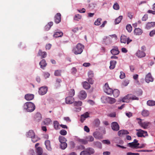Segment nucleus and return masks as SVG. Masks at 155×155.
<instances>
[{
	"mask_svg": "<svg viewBox=\"0 0 155 155\" xmlns=\"http://www.w3.org/2000/svg\"><path fill=\"white\" fill-rule=\"evenodd\" d=\"M41 114L39 113H37L35 115V120L37 121H39L41 119Z\"/></svg>",
	"mask_w": 155,
	"mask_h": 155,
	"instance_id": "31",
	"label": "nucleus"
},
{
	"mask_svg": "<svg viewBox=\"0 0 155 155\" xmlns=\"http://www.w3.org/2000/svg\"><path fill=\"white\" fill-rule=\"evenodd\" d=\"M35 135V134L33 131L32 130H30L26 134L27 136L31 138L34 136Z\"/></svg>",
	"mask_w": 155,
	"mask_h": 155,
	"instance_id": "26",
	"label": "nucleus"
},
{
	"mask_svg": "<svg viewBox=\"0 0 155 155\" xmlns=\"http://www.w3.org/2000/svg\"><path fill=\"white\" fill-rule=\"evenodd\" d=\"M130 95V100H138V97H136V96L134 95H133L131 94H129Z\"/></svg>",
	"mask_w": 155,
	"mask_h": 155,
	"instance_id": "58",
	"label": "nucleus"
},
{
	"mask_svg": "<svg viewBox=\"0 0 155 155\" xmlns=\"http://www.w3.org/2000/svg\"><path fill=\"white\" fill-rule=\"evenodd\" d=\"M102 142L104 144L107 145L110 144V141L108 140H103L102 141Z\"/></svg>",
	"mask_w": 155,
	"mask_h": 155,
	"instance_id": "55",
	"label": "nucleus"
},
{
	"mask_svg": "<svg viewBox=\"0 0 155 155\" xmlns=\"http://www.w3.org/2000/svg\"><path fill=\"white\" fill-rule=\"evenodd\" d=\"M59 140L61 143H65L67 140L64 137L62 136H60L59 137Z\"/></svg>",
	"mask_w": 155,
	"mask_h": 155,
	"instance_id": "37",
	"label": "nucleus"
},
{
	"mask_svg": "<svg viewBox=\"0 0 155 155\" xmlns=\"http://www.w3.org/2000/svg\"><path fill=\"white\" fill-rule=\"evenodd\" d=\"M55 22L57 23H59L61 21V14L60 13H57L54 17Z\"/></svg>",
	"mask_w": 155,
	"mask_h": 155,
	"instance_id": "15",
	"label": "nucleus"
},
{
	"mask_svg": "<svg viewBox=\"0 0 155 155\" xmlns=\"http://www.w3.org/2000/svg\"><path fill=\"white\" fill-rule=\"evenodd\" d=\"M143 33L142 30L140 28H136L134 31V33L136 35H139Z\"/></svg>",
	"mask_w": 155,
	"mask_h": 155,
	"instance_id": "23",
	"label": "nucleus"
},
{
	"mask_svg": "<svg viewBox=\"0 0 155 155\" xmlns=\"http://www.w3.org/2000/svg\"><path fill=\"white\" fill-rule=\"evenodd\" d=\"M129 83V81L128 80L124 81L123 83V85L124 86H127Z\"/></svg>",
	"mask_w": 155,
	"mask_h": 155,
	"instance_id": "62",
	"label": "nucleus"
},
{
	"mask_svg": "<svg viewBox=\"0 0 155 155\" xmlns=\"http://www.w3.org/2000/svg\"><path fill=\"white\" fill-rule=\"evenodd\" d=\"M79 141L83 144H86L87 143V141L86 139H80L79 140Z\"/></svg>",
	"mask_w": 155,
	"mask_h": 155,
	"instance_id": "52",
	"label": "nucleus"
},
{
	"mask_svg": "<svg viewBox=\"0 0 155 155\" xmlns=\"http://www.w3.org/2000/svg\"><path fill=\"white\" fill-rule=\"evenodd\" d=\"M23 107L26 111L28 112L33 111L35 108V106L34 103L31 102L25 103Z\"/></svg>",
	"mask_w": 155,
	"mask_h": 155,
	"instance_id": "1",
	"label": "nucleus"
},
{
	"mask_svg": "<svg viewBox=\"0 0 155 155\" xmlns=\"http://www.w3.org/2000/svg\"><path fill=\"white\" fill-rule=\"evenodd\" d=\"M129 133L127 130H121L119 131L118 133V134L120 137H122L124 135L127 134Z\"/></svg>",
	"mask_w": 155,
	"mask_h": 155,
	"instance_id": "19",
	"label": "nucleus"
},
{
	"mask_svg": "<svg viewBox=\"0 0 155 155\" xmlns=\"http://www.w3.org/2000/svg\"><path fill=\"white\" fill-rule=\"evenodd\" d=\"M36 152L37 155H41L43 153L42 149L41 147H38L36 148Z\"/></svg>",
	"mask_w": 155,
	"mask_h": 155,
	"instance_id": "35",
	"label": "nucleus"
},
{
	"mask_svg": "<svg viewBox=\"0 0 155 155\" xmlns=\"http://www.w3.org/2000/svg\"><path fill=\"white\" fill-rule=\"evenodd\" d=\"M126 28L127 31L129 32H131L132 30V27L130 25H127Z\"/></svg>",
	"mask_w": 155,
	"mask_h": 155,
	"instance_id": "48",
	"label": "nucleus"
},
{
	"mask_svg": "<svg viewBox=\"0 0 155 155\" xmlns=\"http://www.w3.org/2000/svg\"><path fill=\"white\" fill-rule=\"evenodd\" d=\"M130 95L129 94L125 96L124 97L122 98L121 100L123 102H128L130 99Z\"/></svg>",
	"mask_w": 155,
	"mask_h": 155,
	"instance_id": "17",
	"label": "nucleus"
},
{
	"mask_svg": "<svg viewBox=\"0 0 155 155\" xmlns=\"http://www.w3.org/2000/svg\"><path fill=\"white\" fill-rule=\"evenodd\" d=\"M104 90L105 92L109 95H111L113 93V90L109 87L108 84L106 83L103 87Z\"/></svg>",
	"mask_w": 155,
	"mask_h": 155,
	"instance_id": "6",
	"label": "nucleus"
},
{
	"mask_svg": "<svg viewBox=\"0 0 155 155\" xmlns=\"http://www.w3.org/2000/svg\"><path fill=\"white\" fill-rule=\"evenodd\" d=\"M47 55V54L46 52H42L41 50H39L38 53V56H41L42 58L46 57Z\"/></svg>",
	"mask_w": 155,
	"mask_h": 155,
	"instance_id": "33",
	"label": "nucleus"
},
{
	"mask_svg": "<svg viewBox=\"0 0 155 155\" xmlns=\"http://www.w3.org/2000/svg\"><path fill=\"white\" fill-rule=\"evenodd\" d=\"M39 65H40L41 68L44 69V68L47 65V64L46 63L45 61V59L42 60L39 63Z\"/></svg>",
	"mask_w": 155,
	"mask_h": 155,
	"instance_id": "25",
	"label": "nucleus"
},
{
	"mask_svg": "<svg viewBox=\"0 0 155 155\" xmlns=\"http://www.w3.org/2000/svg\"><path fill=\"white\" fill-rule=\"evenodd\" d=\"M137 120H139L138 121V123L144 129H147L148 128V127L150 124L149 122L143 121L142 120L139 118H137Z\"/></svg>",
	"mask_w": 155,
	"mask_h": 155,
	"instance_id": "3",
	"label": "nucleus"
},
{
	"mask_svg": "<svg viewBox=\"0 0 155 155\" xmlns=\"http://www.w3.org/2000/svg\"><path fill=\"white\" fill-rule=\"evenodd\" d=\"M92 78H88L87 79V80L89 83L91 84H93L94 83V81Z\"/></svg>",
	"mask_w": 155,
	"mask_h": 155,
	"instance_id": "60",
	"label": "nucleus"
},
{
	"mask_svg": "<svg viewBox=\"0 0 155 155\" xmlns=\"http://www.w3.org/2000/svg\"><path fill=\"white\" fill-rule=\"evenodd\" d=\"M86 92L84 90H81L79 92L78 97L81 100H84L87 97Z\"/></svg>",
	"mask_w": 155,
	"mask_h": 155,
	"instance_id": "8",
	"label": "nucleus"
},
{
	"mask_svg": "<svg viewBox=\"0 0 155 155\" xmlns=\"http://www.w3.org/2000/svg\"><path fill=\"white\" fill-rule=\"evenodd\" d=\"M113 8L114 9L116 10H118L119 9V6L118 4L116 2L115 3L113 6Z\"/></svg>",
	"mask_w": 155,
	"mask_h": 155,
	"instance_id": "47",
	"label": "nucleus"
},
{
	"mask_svg": "<svg viewBox=\"0 0 155 155\" xmlns=\"http://www.w3.org/2000/svg\"><path fill=\"white\" fill-rule=\"evenodd\" d=\"M74 98L68 96L65 98V102L67 104H71L74 102Z\"/></svg>",
	"mask_w": 155,
	"mask_h": 155,
	"instance_id": "14",
	"label": "nucleus"
},
{
	"mask_svg": "<svg viewBox=\"0 0 155 155\" xmlns=\"http://www.w3.org/2000/svg\"><path fill=\"white\" fill-rule=\"evenodd\" d=\"M84 48V45L80 43H78L73 48L72 51L75 54H80L82 52Z\"/></svg>",
	"mask_w": 155,
	"mask_h": 155,
	"instance_id": "2",
	"label": "nucleus"
},
{
	"mask_svg": "<svg viewBox=\"0 0 155 155\" xmlns=\"http://www.w3.org/2000/svg\"><path fill=\"white\" fill-rule=\"evenodd\" d=\"M61 71L60 70H56L54 73V75L55 76H59L61 75Z\"/></svg>",
	"mask_w": 155,
	"mask_h": 155,
	"instance_id": "61",
	"label": "nucleus"
},
{
	"mask_svg": "<svg viewBox=\"0 0 155 155\" xmlns=\"http://www.w3.org/2000/svg\"><path fill=\"white\" fill-rule=\"evenodd\" d=\"M111 53L113 55H116L118 54L119 53V51L117 47H114L110 51Z\"/></svg>",
	"mask_w": 155,
	"mask_h": 155,
	"instance_id": "16",
	"label": "nucleus"
},
{
	"mask_svg": "<svg viewBox=\"0 0 155 155\" xmlns=\"http://www.w3.org/2000/svg\"><path fill=\"white\" fill-rule=\"evenodd\" d=\"M145 81L148 83L150 82H152L153 81V78L150 73H148L146 75L145 78Z\"/></svg>",
	"mask_w": 155,
	"mask_h": 155,
	"instance_id": "9",
	"label": "nucleus"
},
{
	"mask_svg": "<svg viewBox=\"0 0 155 155\" xmlns=\"http://www.w3.org/2000/svg\"><path fill=\"white\" fill-rule=\"evenodd\" d=\"M101 20L102 19L101 18H98L97 20L95 21L94 23V25L97 26L100 25Z\"/></svg>",
	"mask_w": 155,
	"mask_h": 155,
	"instance_id": "40",
	"label": "nucleus"
},
{
	"mask_svg": "<svg viewBox=\"0 0 155 155\" xmlns=\"http://www.w3.org/2000/svg\"><path fill=\"white\" fill-rule=\"evenodd\" d=\"M148 18V15L145 14L144 15L142 18V20L143 21H146Z\"/></svg>",
	"mask_w": 155,
	"mask_h": 155,
	"instance_id": "63",
	"label": "nucleus"
},
{
	"mask_svg": "<svg viewBox=\"0 0 155 155\" xmlns=\"http://www.w3.org/2000/svg\"><path fill=\"white\" fill-rule=\"evenodd\" d=\"M67 144L66 142L61 143V148L63 150L65 149L67 147Z\"/></svg>",
	"mask_w": 155,
	"mask_h": 155,
	"instance_id": "45",
	"label": "nucleus"
},
{
	"mask_svg": "<svg viewBox=\"0 0 155 155\" xmlns=\"http://www.w3.org/2000/svg\"><path fill=\"white\" fill-rule=\"evenodd\" d=\"M94 123L95 126L98 127L100 124V121L99 119H96L94 120Z\"/></svg>",
	"mask_w": 155,
	"mask_h": 155,
	"instance_id": "54",
	"label": "nucleus"
},
{
	"mask_svg": "<svg viewBox=\"0 0 155 155\" xmlns=\"http://www.w3.org/2000/svg\"><path fill=\"white\" fill-rule=\"evenodd\" d=\"M54 124L55 128L56 129H58L59 127L58 122L57 121H54Z\"/></svg>",
	"mask_w": 155,
	"mask_h": 155,
	"instance_id": "50",
	"label": "nucleus"
},
{
	"mask_svg": "<svg viewBox=\"0 0 155 155\" xmlns=\"http://www.w3.org/2000/svg\"><path fill=\"white\" fill-rule=\"evenodd\" d=\"M136 55L138 58H141L144 57L146 55V54L143 51L138 50L136 52Z\"/></svg>",
	"mask_w": 155,
	"mask_h": 155,
	"instance_id": "12",
	"label": "nucleus"
},
{
	"mask_svg": "<svg viewBox=\"0 0 155 155\" xmlns=\"http://www.w3.org/2000/svg\"><path fill=\"white\" fill-rule=\"evenodd\" d=\"M31 139L32 141L34 143L37 142L39 140V139L37 137L35 136V135L31 138Z\"/></svg>",
	"mask_w": 155,
	"mask_h": 155,
	"instance_id": "49",
	"label": "nucleus"
},
{
	"mask_svg": "<svg viewBox=\"0 0 155 155\" xmlns=\"http://www.w3.org/2000/svg\"><path fill=\"white\" fill-rule=\"evenodd\" d=\"M120 79H122L125 78V74L123 72L121 71L120 72Z\"/></svg>",
	"mask_w": 155,
	"mask_h": 155,
	"instance_id": "56",
	"label": "nucleus"
},
{
	"mask_svg": "<svg viewBox=\"0 0 155 155\" xmlns=\"http://www.w3.org/2000/svg\"><path fill=\"white\" fill-rule=\"evenodd\" d=\"M83 85L84 88L86 89H88L91 87L90 85L87 81L83 82Z\"/></svg>",
	"mask_w": 155,
	"mask_h": 155,
	"instance_id": "30",
	"label": "nucleus"
},
{
	"mask_svg": "<svg viewBox=\"0 0 155 155\" xmlns=\"http://www.w3.org/2000/svg\"><path fill=\"white\" fill-rule=\"evenodd\" d=\"M137 143V140L136 139H134V142L132 143H130L128 144L129 147L132 148H137L138 147V146L139 144Z\"/></svg>",
	"mask_w": 155,
	"mask_h": 155,
	"instance_id": "7",
	"label": "nucleus"
},
{
	"mask_svg": "<svg viewBox=\"0 0 155 155\" xmlns=\"http://www.w3.org/2000/svg\"><path fill=\"white\" fill-rule=\"evenodd\" d=\"M87 140L89 142H92L94 141V137L91 136H89L86 137Z\"/></svg>",
	"mask_w": 155,
	"mask_h": 155,
	"instance_id": "42",
	"label": "nucleus"
},
{
	"mask_svg": "<svg viewBox=\"0 0 155 155\" xmlns=\"http://www.w3.org/2000/svg\"><path fill=\"white\" fill-rule=\"evenodd\" d=\"M94 153V150L91 148L89 147L81 151L80 155H91V154H93Z\"/></svg>",
	"mask_w": 155,
	"mask_h": 155,
	"instance_id": "4",
	"label": "nucleus"
},
{
	"mask_svg": "<svg viewBox=\"0 0 155 155\" xmlns=\"http://www.w3.org/2000/svg\"><path fill=\"white\" fill-rule=\"evenodd\" d=\"M25 98L27 101L32 100L34 98V95L31 94H27L25 95Z\"/></svg>",
	"mask_w": 155,
	"mask_h": 155,
	"instance_id": "21",
	"label": "nucleus"
},
{
	"mask_svg": "<svg viewBox=\"0 0 155 155\" xmlns=\"http://www.w3.org/2000/svg\"><path fill=\"white\" fill-rule=\"evenodd\" d=\"M107 101L110 104H113L116 102L115 98L110 97H107L106 98Z\"/></svg>",
	"mask_w": 155,
	"mask_h": 155,
	"instance_id": "27",
	"label": "nucleus"
},
{
	"mask_svg": "<svg viewBox=\"0 0 155 155\" xmlns=\"http://www.w3.org/2000/svg\"><path fill=\"white\" fill-rule=\"evenodd\" d=\"M150 114L149 111L146 110H143L141 112L142 115L144 117H147L149 116Z\"/></svg>",
	"mask_w": 155,
	"mask_h": 155,
	"instance_id": "29",
	"label": "nucleus"
},
{
	"mask_svg": "<svg viewBox=\"0 0 155 155\" xmlns=\"http://www.w3.org/2000/svg\"><path fill=\"white\" fill-rule=\"evenodd\" d=\"M82 102L81 101H75L74 102V105L76 106H80L82 105Z\"/></svg>",
	"mask_w": 155,
	"mask_h": 155,
	"instance_id": "43",
	"label": "nucleus"
},
{
	"mask_svg": "<svg viewBox=\"0 0 155 155\" xmlns=\"http://www.w3.org/2000/svg\"><path fill=\"white\" fill-rule=\"evenodd\" d=\"M44 77L45 78H48L50 75V74L48 72H44L43 73Z\"/></svg>",
	"mask_w": 155,
	"mask_h": 155,
	"instance_id": "59",
	"label": "nucleus"
},
{
	"mask_svg": "<svg viewBox=\"0 0 155 155\" xmlns=\"http://www.w3.org/2000/svg\"><path fill=\"white\" fill-rule=\"evenodd\" d=\"M45 145L46 148L48 150L50 151L51 150L50 140H46L45 142Z\"/></svg>",
	"mask_w": 155,
	"mask_h": 155,
	"instance_id": "22",
	"label": "nucleus"
},
{
	"mask_svg": "<svg viewBox=\"0 0 155 155\" xmlns=\"http://www.w3.org/2000/svg\"><path fill=\"white\" fill-rule=\"evenodd\" d=\"M147 104L149 106H155V101L149 100L147 102Z\"/></svg>",
	"mask_w": 155,
	"mask_h": 155,
	"instance_id": "38",
	"label": "nucleus"
},
{
	"mask_svg": "<svg viewBox=\"0 0 155 155\" xmlns=\"http://www.w3.org/2000/svg\"><path fill=\"white\" fill-rule=\"evenodd\" d=\"M95 145L98 148H101L102 147V144L99 142H96L94 143Z\"/></svg>",
	"mask_w": 155,
	"mask_h": 155,
	"instance_id": "53",
	"label": "nucleus"
},
{
	"mask_svg": "<svg viewBox=\"0 0 155 155\" xmlns=\"http://www.w3.org/2000/svg\"><path fill=\"white\" fill-rule=\"evenodd\" d=\"M117 62L115 61H111L110 62V65L109 68L110 69H114L115 67Z\"/></svg>",
	"mask_w": 155,
	"mask_h": 155,
	"instance_id": "28",
	"label": "nucleus"
},
{
	"mask_svg": "<svg viewBox=\"0 0 155 155\" xmlns=\"http://www.w3.org/2000/svg\"><path fill=\"white\" fill-rule=\"evenodd\" d=\"M88 78H92L94 76V74L93 71H89L87 73Z\"/></svg>",
	"mask_w": 155,
	"mask_h": 155,
	"instance_id": "44",
	"label": "nucleus"
},
{
	"mask_svg": "<svg viewBox=\"0 0 155 155\" xmlns=\"http://www.w3.org/2000/svg\"><path fill=\"white\" fill-rule=\"evenodd\" d=\"M81 18V16L79 14H77L75 15L74 17V19L75 20L78 21Z\"/></svg>",
	"mask_w": 155,
	"mask_h": 155,
	"instance_id": "46",
	"label": "nucleus"
},
{
	"mask_svg": "<svg viewBox=\"0 0 155 155\" xmlns=\"http://www.w3.org/2000/svg\"><path fill=\"white\" fill-rule=\"evenodd\" d=\"M127 38L124 35H122L120 37V42L121 43H125L127 42Z\"/></svg>",
	"mask_w": 155,
	"mask_h": 155,
	"instance_id": "34",
	"label": "nucleus"
},
{
	"mask_svg": "<svg viewBox=\"0 0 155 155\" xmlns=\"http://www.w3.org/2000/svg\"><path fill=\"white\" fill-rule=\"evenodd\" d=\"M60 133L62 135H65L67 134V132L64 130H62L60 131Z\"/></svg>",
	"mask_w": 155,
	"mask_h": 155,
	"instance_id": "57",
	"label": "nucleus"
},
{
	"mask_svg": "<svg viewBox=\"0 0 155 155\" xmlns=\"http://www.w3.org/2000/svg\"><path fill=\"white\" fill-rule=\"evenodd\" d=\"M89 117V113L87 112L84 114L82 115L81 117V121L83 122L86 118Z\"/></svg>",
	"mask_w": 155,
	"mask_h": 155,
	"instance_id": "20",
	"label": "nucleus"
},
{
	"mask_svg": "<svg viewBox=\"0 0 155 155\" xmlns=\"http://www.w3.org/2000/svg\"><path fill=\"white\" fill-rule=\"evenodd\" d=\"M61 79L59 78L57 79L54 84V88L56 89L59 88L61 86Z\"/></svg>",
	"mask_w": 155,
	"mask_h": 155,
	"instance_id": "13",
	"label": "nucleus"
},
{
	"mask_svg": "<svg viewBox=\"0 0 155 155\" xmlns=\"http://www.w3.org/2000/svg\"><path fill=\"white\" fill-rule=\"evenodd\" d=\"M93 135L94 137L99 139H101L103 138L102 135L98 132H95L93 134Z\"/></svg>",
	"mask_w": 155,
	"mask_h": 155,
	"instance_id": "18",
	"label": "nucleus"
},
{
	"mask_svg": "<svg viewBox=\"0 0 155 155\" xmlns=\"http://www.w3.org/2000/svg\"><path fill=\"white\" fill-rule=\"evenodd\" d=\"M51 120L49 118H47L44 121L45 124L46 125H48L51 122Z\"/></svg>",
	"mask_w": 155,
	"mask_h": 155,
	"instance_id": "51",
	"label": "nucleus"
},
{
	"mask_svg": "<svg viewBox=\"0 0 155 155\" xmlns=\"http://www.w3.org/2000/svg\"><path fill=\"white\" fill-rule=\"evenodd\" d=\"M75 94V91L74 89H71L69 91L68 93V96L71 97H73Z\"/></svg>",
	"mask_w": 155,
	"mask_h": 155,
	"instance_id": "39",
	"label": "nucleus"
},
{
	"mask_svg": "<svg viewBox=\"0 0 155 155\" xmlns=\"http://www.w3.org/2000/svg\"><path fill=\"white\" fill-rule=\"evenodd\" d=\"M47 90L48 89L47 87H42L39 88L38 92L40 95H43L47 93Z\"/></svg>",
	"mask_w": 155,
	"mask_h": 155,
	"instance_id": "10",
	"label": "nucleus"
},
{
	"mask_svg": "<svg viewBox=\"0 0 155 155\" xmlns=\"http://www.w3.org/2000/svg\"><path fill=\"white\" fill-rule=\"evenodd\" d=\"M63 34V33L61 31L56 32L54 33L53 36L55 38L61 37Z\"/></svg>",
	"mask_w": 155,
	"mask_h": 155,
	"instance_id": "32",
	"label": "nucleus"
},
{
	"mask_svg": "<svg viewBox=\"0 0 155 155\" xmlns=\"http://www.w3.org/2000/svg\"><path fill=\"white\" fill-rule=\"evenodd\" d=\"M114 97H117L119 95L120 92L117 89H114L113 91V93Z\"/></svg>",
	"mask_w": 155,
	"mask_h": 155,
	"instance_id": "36",
	"label": "nucleus"
},
{
	"mask_svg": "<svg viewBox=\"0 0 155 155\" xmlns=\"http://www.w3.org/2000/svg\"><path fill=\"white\" fill-rule=\"evenodd\" d=\"M137 131H138L137 134L138 137H145L148 136L147 132L146 131H144L141 129L137 130Z\"/></svg>",
	"mask_w": 155,
	"mask_h": 155,
	"instance_id": "5",
	"label": "nucleus"
},
{
	"mask_svg": "<svg viewBox=\"0 0 155 155\" xmlns=\"http://www.w3.org/2000/svg\"><path fill=\"white\" fill-rule=\"evenodd\" d=\"M155 34V30H153L150 31L149 34V35L150 37H152Z\"/></svg>",
	"mask_w": 155,
	"mask_h": 155,
	"instance_id": "64",
	"label": "nucleus"
},
{
	"mask_svg": "<svg viewBox=\"0 0 155 155\" xmlns=\"http://www.w3.org/2000/svg\"><path fill=\"white\" fill-rule=\"evenodd\" d=\"M155 26V22H152L148 23L146 25V28L147 29H149L152 27Z\"/></svg>",
	"mask_w": 155,
	"mask_h": 155,
	"instance_id": "24",
	"label": "nucleus"
},
{
	"mask_svg": "<svg viewBox=\"0 0 155 155\" xmlns=\"http://www.w3.org/2000/svg\"><path fill=\"white\" fill-rule=\"evenodd\" d=\"M122 18L123 16H120L118 18H117L115 21V24H118L120 23Z\"/></svg>",
	"mask_w": 155,
	"mask_h": 155,
	"instance_id": "41",
	"label": "nucleus"
},
{
	"mask_svg": "<svg viewBox=\"0 0 155 155\" xmlns=\"http://www.w3.org/2000/svg\"><path fill=\"white\" fill-rule=\"evenodd\" d=\"M112 129L114 131H117L119 129V126L118 123L116 122H113L111 124Z\"/></svg>",
	"mask_w": 155,
	"mask_h": 155,
	"instance_id": "11",
	"label": "nucleus"
}]
</instances>
